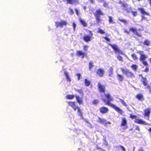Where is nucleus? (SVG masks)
<instances>
[{
  "label": "nucleus",
  "instance_id": "2eb2a0df",
  "mask_svg": "<svg viewBox=\"0 0 151 151\" xmlns=\"http://www.w3.org/2000/svg\"><path fill=\"white\" fill-rule=\"evenodd\" d=\"M144 115L145 116H147L149 117L151 112V109L150 108H147L144 110Z\"/></svg>",
  "mask_w": 151,
  "mask_h": 151
},
{
  "label": "nucleus",
  "instance_id": "dca6fc26",
  "mask_svg": "<svg viewBox=\"0 0 151 151\" xmlns=\"http://www.w3.org/2000/svg\"><path fill=\"white\" fill-rule=\"evenodd\" d=\"M137 9L139 11L140 13L141 14L143 15H149V14L148 13H147L146 12L145 9L143 8H138Z\"/></svg>",
  "mask_w": 151,
  "mask_h": 151
},
{
  "label": "nucleus",
  "instance_id": "9d476101",
  "mask_svg": "<svg viewBox=\"0 0 151 151\" xmlns=\"http://www.w3.org/2000/svg\"><path fill=\"white\" fill-rule=\"evenodd\" d=\"M104 73V70L102 68H99L96 71V74L99 77H103Z\"/></svg>",
  "mask_w": 151,
  "mask_h": 151
},
{
  "label": "nucleus",
  "instance_id": "aec40b11",
  "mask_svg": "<svg viewBox=\"0 0 151 151\" xmlns=\"http://www.w3.org/2000/svg\"><path fill=\"white\" fill-rule=\"evenodd\" d=\"M75 97L76 101L79 104H81L83 103V101L81 98L78 96H76Z\"/></svg>",
  "mask_w": 151,
  "mask_h": 151
},
{
  "label": "nucleus",
  "instance_id": "7c9ffc66",
  "mask_svg": "<svg viewBox=\"0 0 151 151\" xmlns=\"http://www.w3.org/2000/svg\"><path fill=\"white\" fill-rule=\"evenodd\" d=\"M93 62L92 61H91L89 62L88 65H89V69L90 70H91V68L93 67L94 65H93Z\"/></svg>",
  "mask_w": 151,
  "mask_h": 151
},
{
  "label": "nucleus",
  "instance_id": "ea45409f",
  "mask_svg": "<svg viewBox=\"0 0 151 151\" xmlns=\"http://www.w3.org/2000/svg\"><path fill=\"white\" fill-rule=\"evenodd\" d=\"M120 101L122 103V104L124 106H127V105L126 104V103L122 99H120Z\"/></svg>",
  "mask_w": 151,
  "mask_h": 151
},
{
  "label": "nucleus",
  "instance_id": "bf43d9fd",
  "mask_svg": "<svg viewBox=\"0 0 151 151\" xmlns=\"http://www.w3.org/2000/svg\"><path fill=\"white\" fill-rule=\"evenodd\" d=\"M90 1V2L92 4H93L94 3V0H89Z\"/></svg>",
  "mask_w": 151,
  "mask_h": 151
},
{
  "label": "nucleus",
  "instance_id": "9b49d317",
  "mask_svg": "<svg viewBox=\"0 0 151 151\" xmlns=\"http://www.w3.org/2000/svg\"><path fill=\"white\" fill-rule=\"evenodd\" d=\"M139 77H141L142 79L141 81L142 82V83L144 86H146L147 85L148 81L147 78L145 77H144L142 74L139 75Z\"/></svg>",
  "mask_w": 151,
  "mask_h": 151
},
{
  "label": "nucleus",
  "instance_id": "f8f14e48",
  "mask_svg": "<svg viewBox=\"0 0 151 151\" xmlns=\"http://www.w3.org/2000/svg\"><path fill=\"white\" fill-rule=\"evenodd\" d=\"M76 55L78 56H81L82 58H83L85 57L87 55V53L86 52H84L81 50H78L77 51Z\"/></svg>",
  "mask_w": 151,
  "mask_h": 151
},
{
  "label": "nucleus",
  "instance_id": "5701e85b",
  "mask_svg": "<svg viewBox=\"0 0 151 151\" xmlns=\"http://www.w3.org/2000/svg\"><path fill=\"white\" fill-rule=\"evenodd\" d=\"M84 83L85 86H89L91 84L90 81L86 78L84 79Z\"/></svg>",
  "mask_w": 151,
  "mask_h": 151
},
{
  "label": "nucleus",
  "instance_id": "2f4dec72",
  "mask_svg": "<svg viewBox=\"0 0 151 151\" xmlns=\"http://www.w3.org/2000/svg\"><path fill=\"white\" fill-rule=\"evenodd\" d=\"M131 56L134 60H136L138 59V58L136 54L132 53L131 55Z\"/></svg>",
  "mask_w": 151,
  "mask_h": 151
},
{
  "label": "nucleus",
  "instance_id": "a211bd4d",
  "mask_svg": "<svg viewBox=\"0 0 151 151\" xmlns=\"http://www.w3.org/2000/svg\"><path fill=\"white\" fill-rule=\"evenodd\" d=\"M64 75L65 76L67 81L70 82L71 81V79L66 71L64 72Z\"/></svg>",
  "mask_w": 151,
  "mask_h": 151
},
{
  "label": "nucleus",
  "instance_id": "423d86ee",
  "mask_svg": "<svg viewBox=\"0 0 151 151\" xmlns=\"http://www.w3.org/2000/svg\"><path fill=\"white\" fill-rule=\"evenodd\" d=\"M108 45L111 46L114 50L115 53H118L119 54L124 55V54L122 50H120L118 47V46L115 44H112L109 43Z\"/></svg>",
  "mask_w": 151,
  "mask_h": 151
},
{
  "label": "nucleus",
  "instance_id": "6ab92c4d",
  "mask_svg": "<svg viewBox=\"0 0 151 151\" xmlns=\"http://www.w3.org/2000/svg\"><path fill=\"white\" fill-rule=\"evenodd\" d=\"M127 124V121L124 118H123L122 119L120 126H124L126 125Z\"/></svg>",
  "mask_w": 151,
  "mask_h": 151
},
{
  "label": "nucleus",
  "instance_id": "864d4df0",
  "mask_svg": "<svg viewBox=\"0 0 151 151\" xmlns=\"http://www.w3.org/2000/svg\"><path fill=\"white\" fill-rule=\"evenodd\" d=\"M120 147H121V149L123 150V151H126L125 148H124V147L123 146H122V145H120Z\"/></svg>",
  "mask_w": 151,
  "mask_h": 151
},
{
  "label": "nucleus",
  "instance_id": "20e7f679",
  "mask_svg": "<svg viewBox=\"0 0 151 151\" xmlns=\"http://www.w3.org/2000/svg\"><path fill=\"white\" fill-rule=\"evenodd\" d=\"M97 21V23H99L101 22L102 20L100 18L101 16H103L104 15L103 12L100 9H97L96 10L94 14Z\"/></svg>",
  "mask_w": 151,
  "mask_h": 151
},
{
  "label": "nucleus",
  "instance_id": "393cba45",
  "mask_svg": "<svg viewBox=\"0 0 151 151\" xmlns=\"http://www.w3.org/2000/svg\"><path fill=\"white\" fill-rule=\"evenodd\" d=\"M113 69L112 67H110L108 71L109 76H111L113 73Z\"/></svg>",
  "mask_w": 151,
  "mask_h": 151
},
{
  "label": "nucleus",
  "instance_id": "6e6552de",
  "mask_svg": "<svg viewBox=\"0 0 151 151\" xmlns=\"http://www.w3.org/2000/svg\"><path fill=\"white\" fill-rule=\"evenodd\" d=\"M98 89L99 92L100 93H104L106 91V86L105 85L102 84L100 83H98Z\"/></svg>",
  "mask_w": 151,
  "mask_h": 151
},
{
  "label": "nucleus",
  "instance_id": "e433bc0d",
  "mask_svg": "<svg viewBox=\"0 0 151 151\" xmlns=\"http://www.w3.org/2000/svg\"><path fill=\"white\" fill-rule=\"evenodd\" d=\"M116 58L119 61L122 62L123 61V58L120 55H118L116 56Z\"/></svg>",
  "mask_w": 151,
  "mask_h": 151
},
{
  "label": "nucleus",
  "instance_id": "a878e982",
  "mask_svg": "<svg viewBox=\"0 0 151 151\" xmlns=\"http://www.w3.org/2000/svg\"><path fill=\"white\" fill-rule=\"evenodd\" d=\"M77 113L79 116H80L81 117H83V113L81 110L80 108L78 109V110H77Z\"/></svg>",
  "mask_w": 151,
  "mask_h": 151
},
{
  "label": "nucleus",
  "instance_id": "c9c22d12",
  "mask_svg": "<svg viewBox=\"0 0 151 151\" xmlns=\"http://www.w3.org/2000/svg\"><path fill=\"white\" fill-rule=\"evenodd\" d=\"M109 18V23H114V22L113 20L112 17L111 16H108Z\"/></svg>",
  "mask_w": 151,
  "mask_h": 151
},
{
  "label": "nucleus",
  "instance_id": "58836bf2",
  "mask_svg": "<svg viewBox=\"0 0 151 151\" xmlns=\"http://www.w3.org/2000/svg\"><path fill=\"white\" fill-rule=\"evenodd\" d=\"M145 88L147 89L149 92L151 93V87L149 86H147L145 87Z\"/></svg>",
  "mask_w": 151,
  "mask_h": 151
},
{
  "label": "nucleus",
  "instance_id": "6e6d98bb",
  "mask_svg": "<svg viewBox=\"0 0 151 151\" xmlns=\"http://www.w3.org/2000/svg\"><path fill=\"white\" fill-rule=\"evenodd\" d=\"M96 149L97 150L100 149L102 151H105V150H104L100 148L99 147H98V146H96Z\"/></svg>",
  "mask_w": 151,
  "mask_h": 151
},
{
  "label": "nucleus",
  "instance_id": "680f3d73",
  "mask_svg": "<svg viewBox=\"0 0 151 151\" xmlns=\"http://www.w3.org/2000/svg\"><path fill=\"white\" fill-rule=\"evenodd\" d=\"M149 1V4L151 5V0H148Z\"/></svg>",
  "mask_w": 151,
  "mask_h": 151
},
{
  "label": "nucleus",
  "instance_id": "8fccbe9b",
  "mask_svg": "<svg viewBox=\"0 0 151 151\" xmlns=\"http://www.w3.org/2000/svg\"><path fill=\"white\" fill-rule=\"evenodd\" d=\"M72 26H73V29L74 30L76 26V24L75 23L73 22L72 23Z\"/></svg>",
  "mask_w": 151,
  "mask_h": 151
},
{
  "label": "nucleus",
  "instance_id": "a19ab883",
  "mask_svg": "<svg viewBox=\"0 0 151 151\" xmlns=\"http://www.w3.org/2000/svg\"><path fill=\"white\" fill-rule=\"evenodd\" d=\"M131 13L134 17H135L137 15V12L136 11H131Z\"/></svg>",
  "mask_w": 151,
  "mask_h": 151
},
{
  "label": "nucleus",
  "instance_id": "39448f33",
  "mask_svg": "<svg viewBox=\"0 0 151 151\" xmlns=\"http://www.w3.org/2000/svg\"><path fill=\"white\" fill-rule=\"evenodd\" d=\"M89 35H85L83 37V40L86 42L91 41L93 38V34L91 31L88 30Z\"/></svg>",
  "mask_w": 151,
  "mask_h": 151
},
{
  "label": "nucleus",
  "instance_id": "e2e57ef3",
  "mask_svg": "<svg viewBox=\"0 0 151 151\" xmlns=\"http://www.w3.org/2000/svg\"><path fill=\"white\" fill-rule=\"evenodd\" d=\"M148 131H150V132L151 133V127L149 128V129H148Z\"/></svg>",
  "mask_w": 151,
  "mask_h": 151
},
{
  "label": "nucleus",
  "instance_id": "c03bdc74",
  "mask_svg": "<svg viewBox=\"0 0 151 151\" xmlns=\"http://www.w3.org/2000/svg\"><path fill=\"white\" fill-rule=\"evenodd\" d=\"M88 46L87 45H84L83 46V49L85 51H86L87 50Z\"/></svg>",
  "mask_w": 151,
  "mask_h": 151
},
{
  "label": "nucleus",
  "instance_id": "b1692460",
  "mask_svg": "<svg viewBox=\"0 0 151 151\" xmlns=\"http://www.w3.org/2000/svg\"><path fill=\"white\" fill-rule=\"evenodd\" d=\"M98 122L101 124H104L105 123L106 120L104 119H102L100 117H99Z\"/></svg>",
  "mask_w": 151,
  "mask_h": 151
},
{
  "label": "nucleus",
  "instance_id": "4468645a",
  "mask_svg": "<svg viewBox=\"0 0 151 151\" xmlns=\"http://www.w3.org/2000/svg\"><path fill=\"white\" fill-rule=\"evenodd\" d=\"M134 122L135 123L138 124H142L144 125H148V124L147 123L143 121L142 119H136L134 121Z\"/></svg>",
  "mask_w": 151,
  "mask_h": 151
},
{
  "label": "nucleus",
  "instance_id": "c756f323",
  "mask_svg": "<svg viewBox=\"0 0 151 151\" xmlns=\"http://www.w3.org/2000/svg\"><path fill=\"white\" fill-rule=\"evenodd\" d=\"M68 104L69 106H71L72 108L73 107L76 106L75 102L74 101H69L68 102Z\"/></svg>",
  "mask_w": 151,
  "mask_h": 151
},
{
  "label": "nucleus",
  "instance_id": "13d9d810",
  "mask_svg": "<svg viewBox=\"0 0 151 151\" xmlns=\"http://www.w3.org/2000/svg\"><path fill=\"white\" fill-rule=\"evenodd\" d=\"M124 2H122L120 0L119 2H118V3L119 4H121L122 5V3H123Z\"/></svg>",
  "mask_w": 151,
  "mask_h": 151
},
{
  "label": "nucleus",
  "instance_id": "a18cd8bd",
  "mask_svg": "<svg viewBox=\"0 0 151 151\" xmlns=\"http://www.w3.org/2000/svg\"><path fill=\"white\" fill-rule=\"evenodd\" d=\"M76 75L77 76L78 78V80H79L80 79L81 76V75L80 73H78L76 74Z\"/></svg>",
  "mask_w": 151,
  "mask_h": 151
},
{
  "label": "nucleus",
  "instance_id": "37998d69",
  "mask_svg": "<svg viewBox=\"0 0 151 151\" xmlns=\"http://www.w3.org/2000/svg\"><path fill=\"white\" fill-rule=\"evenodd\" d=\"M130 117L132 119H136V118L137 117V116L136 115H130Z\"/></svg>",
  "mask_w": 151,
  "mask_h": 151
},
{
  "label": "nucleus",
  "instance_id": "3c124183",
  "mask_svg": "<svg viewBox=\"0 0 151 151\" xmlns=\"http://www.w3.org/2000/svg\"><path fill=\"white\" fill-rule=\"evenodd\" d=\"M144 71L147 73L149 71V68L148 67H146L144 70Z\"/></svg>",
  "mask_w": 151,
  "mask_h": 151
},
{
  "label": "nucleus",
  "instance_id": "5fc2aeb1",
  "mask_svg": "<svg viewBox=\"0 0 151 151\" xmlns=\"http://www.w3.org/2000/svg\"><path fill=\"white\" fill-rule=\"evenodd\" d=\"M75 11L76 12V13L77 15L78 16L79 15V13H78V10L77 9H75Z\"/></svg>",
  "mask_w": 151,
  "mask_h": 151
},
{
  "label": "nucleus",
  "instance_id": "f3484780",
  "mask_svg": "<svg viewBox=\"0 0 151 151\" xmlns=\"http://www.w3.org/2000/svg\"><path fill=\"white\" fill-rule=\"evenodd\" d=\"M135 97L141 101H142L144 99L143 95L140 93L137 94L135 96Z\"/></svg>",
  "mask_w": 151,
  "mask_h": 151
},
{
  "label": "nucleus",
  "instance_id": "79ce46f5",
  "mask_svg": "<svg viewBox=\"0 0 151 151\" xmlns=\"http://www.w3.org/2000/svg\"><path fill=\"white\" fill-rule=\"evenodd\" d=\"M69 14L70 15H73L74 14V12L73 10L70 8H69Z\"/></svg>",
  "mask_w": 151,
  "mask_h": 151
},
{
  "label": "nucleus",
  "instance_id": "72a5a7b5",
  "mask_svg": "<svg viewBox=\"0 0 151 151\" xmlns=\"http://www.w3.org/2000/svg\"><path fill=\"white\" fill-rule=\"evenodd\" d=\"M121 7H123L126 10L127 9V7H128V4L126 3H122V5Z\"/></svg>",
  "mask_w": 151,
  "mask_h": 151
},
{
  "label": "nucleus",
  "instance_id": "4be33fe9",
  "mask_svg": "<svg viewBox=\"0 0 151 151\" xmlns=\"http://www.w3.org/2000/svg\"><path fill=\"white\" fill-rule=\"evenodd\" d=\"M79 21L80 23L82 24V25L84 27H86L87 26L86 23L84 21V20H83L81 19H79Z\"/></svg>",
  "mask_w": 151,
  "mask_h": 151
},
{
  "label": "nucleus",
  "instance_id": "f257e3e1",
  "mask_svg": "<svg viewBox=\"0 0 151 151\" xmlns=\"http://www.w3.org/2000/svg\"><path fill=\"white\" fill-rule=\"evenodd\" d=\"M102 100L105 104L108 105L114 109L119 114H122L123 113L122 110L119 108L116 107L114 104L110 102L113 100V98L111 96L110 94L108 93L105 94L104 95V97Z\"/></svg>",
  "mask_w": 151,
  "mask_h": 151
},
{
  "label": "nucleus",
  "instance_id": "412c9836",
  "mask_svg": "<svg viewBox=\"0 0 151 151\" xmlns=\"http://www.w3.org/2000/svg\"><path fill=\"white\" fill-rule=\"evenodd\" d=\"M143 44L147 46H149L150 45V41L146 39L144 40L143 42Z\"/></svg>",
  "mask_w": 151,
  "mask_h": 151
},
{
  "label": "nucleus",
  "instance_id": "f03ea898",
  "mask_svg": "<svg viewBox=\"0 0 151 151\" xmlns=\"http://www.w3.org/2000/svg\"><path fill=\"white\" fill-rule=\"evenodd\" d=\"M137 53L140 55L139 59L140 61L142 62V63L145 66H148V64L147 62L145 61L146 59L147 58V56L145 54H144V51L139 50L137 51Z\"/></svg>",
  "mask_w": 151,
  "mask_h": 151
},
{
  "label": "nucleus",
  "instance_id": "0eeeda50",
  "mask_svg": "<svg viewBox=\"0 0 151 151\" xmlns=\"http://www.w3.org/2000/svg\"><path fill=\"white\" fill-rule=\"evenodd\" d=\"M67 24L66 21L63 20H60V22L58 21L55 22V24L56 27L62 28L64 26H66Z\"/></svg>",
  "mask_w": 151,
  "mask_h": 151
},
{
  "label": "nucleus",
  "instance_id": "4c0bfd02",
  "mask_svg": "<svg viewBox=\"0 0 151 151\" xmlns=\"http://www.w3.org/2000/svg\"><path fill=\"white\" fill-rule=\"evenodd\" d=\"M119 20L121 22H122L124 24L127 23V21L124 19H119Z\"/></svg>",
  "mask_w": 151,
  "mask_h": 151
},
{
  "label": "nucleus",
  "instance_id": "ddd939ff",
  "mask_svg": "<svg viewBox=\"0 0 151 151\" xmlns=\"http://www.w3.org/2000/svg\"><path fill=\"white\" fill-rule=\"evenodd\" d=\"M100 112L102 114H105L109 111L108 108L105 106H102L99 109Z\"/></svg>",
  "mask_w": 151,
  "mask_h": 151
},
{
  "label": "nucleus",
  "instance_id": "de8ad7c7",
  "mask_svg": "<svg viewBox=\"0 0 151 151\" xmlns=\"http://www.w3.org/2000/svg\"><path fill=\"white\" fill-rule=\"evenodd\" d=\"M98 32L101 34H104L105 32L103 30L101 29H99L98 30Z\"/></svg>",
  "mask_w": 151,
  "mask_h": 151
},
{
  "label": "nucleus",
  "instance_id": "4d7b16f0",
  "mask_svg": "<svg viewBox=\"0 0 151 151\" xmlns=\"http://www.w3.org/2000/svg\"><path fill=\"white\" fill-rule=\"evenodd\" d=\"M135 130H136L138 131H140V128L138 126H137L136 127V128L135 129Z\"/></svg>",
  "mask_w": 151,
  "mask_h": 151
},
{
  "label": "nucleus",
  "instance_id": "1a4fd4ad",
  "mask_svg": "<svg viewBox=\"0 0 151 151\" xmlns=\"http://www.w3.org/2000/svg\"><path fill=\"white\" fill-rule=\"evenodd\" d=\"M129 31L132 32L136 35L138 37H141L142 35L140 33H139L138 31L141 30V29H139L137 30L135 27H131L129 29Z\"/></svg>",
  "mask_w": 151,
  "mask_h": 151
},
{
  "label": "nucleus",
  "instance_id": "0e129e2a",
  "mask_svg": "<svg viewBox=\"0 0 151 151\" xmlns=\"http://www.w3.org/2000/svg\"><path fill=\"white\" fill-rule=\"evenodd\" d=\"M149 60L150 62L151 63V57L149 58Z\"/></svg>",
  "mask_w": 151,
  "mask_h": 151
},
{
  "label": "nucleus",
  "instance_id": "09e8293b",
  "mask_svg": "<svg viewBox=\"0 0 151 151\" xmlns=\"http://www.w3.org/2000/svg\"><path fill=\"white\" fill-rule=\"evenodd\" d=\"M74 110V111H76V110H78V109H79V107L76 105L75 106H74L72 108Z\"/></svg>",
  "mask_w": 151,
  "mask_h": 151
},
{
  "label": "nucleus",
  "instance_id": "c85d7f7f",
  "mask_svg": "<svg viewBox=\"0 0 151 151\" xmlns=\"http://www.w3.org/2000/svg\"><path fill=\"white\" fill-rule=\"evenodd\" d=\"M75 96L73 95H67L66 96V97L67 99H73Z\"/></svg>",
  "mask_w": 151,
  "mask_h": 151
},
{
  "label": "nucleus",
  "instance_id": "473e14b6",
  "mask_svg": "<svg viewBox=\"0 0 151 151\" xmlns=\"http://www.w3.org/2000/svg\"><path fill=\"white\" fill-rule=\"evenodd\" d=\"M131 67L134 70L136 71L137 69L138 66L136 65L132 64L131 65Z\"/></svg>",
  "mask_w": 151,
  "mask_h": 151
},
{
  "label": "nucleus",
  "instance_id": "49530a36",
  "mask_svg": "<svg viewBox=\"0 0 151 151\" xmlns=\"http://www.w3.org/2000/svg\"><path fill=\"white\" fill-rule=\"evenodd\" d=\"M108 3L106 2H104V3L103 6L105 7H107L108 6Z\"/></svg>",
  "mask_w": 151,
  "mask_h": 151
},
{
  "label": "nucleus",
  "instance_id": "f704fd0d",
  "mask_svg": "<svg viewBox=\"0 0 151 151\" xmlns=\"http://www.w3.org/2000/svg\"><path fill=\"white\" fill-rule=\"evenodd\" d=\"M99 101L98 99H94L92 102V104L93 105H96L99 103Z\"/></svg>",
  "mask_w": 151,
  "mask_h": 151
},
{
  "label": "nucleus",
  "instance_id": "bb28decb",
  "mask_svg": "<svg viewBox=\"0 0 151 151\" xmlns=\"http://www.w3.org/2000/svg\"><path fill=\"white\" fill-rule=\"evenodd\" d=\"M76 91L78 93L80 94H81L82 96L83 95V90L82 89H75Z\"/></svg>",
  "mask_w": 151,
  "mask_h": 151
},
{
  "label": "nucleus",
  "instance_id": "052dcab7",
  "mask_svg": "<svg viewBox=\"0 0 151 151\" xmlns=\"http://www.w3.org/2000/svg\"><path fill=\"white\" fill-rule=\"evenodd\" d=\"M125 32H126V33H127V34H129V32H129V31H127L125 30Z\"/></svg>",
  "mask_w": 151,
  "mask_h": 151
},
{
  "label": "nucleus",
  "instance_id": "603ef678",
  "mask_svg": "<svg viewBox=\"0 0 151 151\" xmlns=\"http://www.w3.org/2000/svg\"><path fill=\"white\" fill-rule=\"evenodd\" d=\"M104 38L108 41L109 42L110 41V39L107 37H104Z\"/></svg>",
  "mask_w": 151,
  "mask_h": 151
},
{
  "label": "nucleus",
  "instance_id": "69168bd1",
  "mask_svg": "<svg viewBox=\"0 0 151 151\" xmlns=\"http://www.w3.org/2000/svg\"><path fill=\"white\" fill-rule=\"evenodd\" d=\"M73 54H74V53H71V55L72 56H73Z\"/></svg>",
  "mask_w": 151,
  "mask_h": 151
},
{
  "label": "nucleus",
  "instance_id": "7ed1b4c3",
  "mask_svg": "<svg viewBox=\"0 0 151 151\" xmlns=\"http://www.w3.org/2000/svg\"><path fill=\"white\" fill-rule=\"evenodd\" d=\"M121 70L127 78H134L135 76L134 73L129 70L126 68L125 69L124 68H121Z\"/></svg>",
  "mask_w": 151,
  "mask_h": 151
},
{
  "label": "nucleus",
  "instance_id": "cd10ccee",
  "mask_svg": "<svg viewBox=\"0 0 151 151\" xmlns=\"http://www.w3.org/2000/svg\"><path fill=\"white\" fill-rule=\"evenodd\" d=\"M117 77H118V79L120 81H122L123 79V76L121 75L117 74Z\"/></svg>",
  "mask_w": 151,
  "mask_h": 151
}]
</instances>
